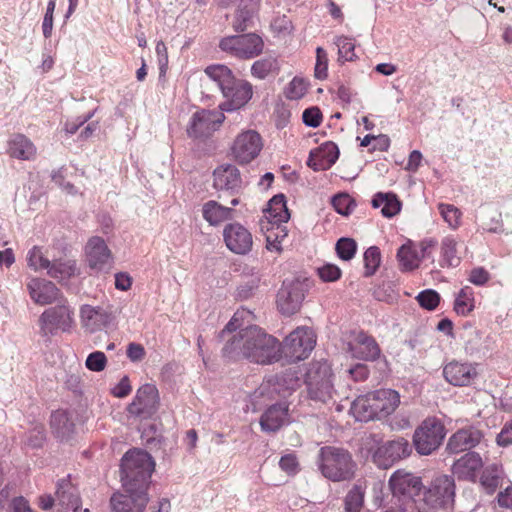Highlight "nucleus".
Masks as SVG:
<instances>
[{"label": "nucleus", "mask_w": 512, "mask_h": 512, "mask_svg": "<svg viewBox=\"0 0 512 512\" xmlns=\"http://www.w3.org/2000/svg\"><path fill=\"white\" fill-rule=\"evenodd\" d=\"M304 297V289L301 283L284 282L277 294V307L283 315H293L299 311Z\"/></svg>", "instance_id": "nucleus-16"}, {"label": "nucleus", "mask_w": 512, "mask_h": 512, "mask_svg": "<svg viewBox=\"0 0 512 512\" xmlns=\"http://www.w3.org/2000/svg\"><path fill=\"white\" fill-rule=\"evenodd\" d=\"M307 91L306 83L299 78H294L288 85L285 95L288 99L297 100L302 98Z\"/></svg>", "instance_id": "nucleus-52"}, {"label": "nucleus", "mask_w": 512, "mask_h": 512, "mask_svg": "<svg viewBox=\"0 0 512 512\" xmlns=\"http://www.w3.org/2000/svg\"><path fill=\"white\" fill-rule=\"evenodd\" d=\"M350 413L357 421L361 422L377 418L370 394L356 398L351 404Z\"/></svg>", "instance_id": "nucleus-32"}, {"label": "nucleus", "mask_w": 512, "mask_h": 512, "mask_svg": "<svg viewBox=\"0 0 512 512\" xmlns=\"http://www.w3.org/2000/svg\"><path fill=\"white\" fill-rule=\"evenodd\" d=\"M81 322L86 331H101L111 322V315L101 308L85 305L81 308Z\"/></svg>", "instance_id": "nucleus-28"}, {"label": "nucleus", "mask_w": 512, "mask_h": 512, "mask_svg": "<svg viewBox=\"0 0 512 512\" xmlns=\"http://www.w3.org/2000/svg\"><path fill=\"white\" fill-rule=\"evenodd\" d=\"M483 432L475 426H467L457 430L449 438L447 449L451 453H460L470 450L481 443Z\"/></svg>", "instance_id": "nucleus-20"}, {"label": "nucleus", "mask_w": 512, "mask_h": 512, "mask_svg": "<svg viewBox=\"0 0 512 512\" xmlns=\"http://www.w3.org/2000/svg\"><path fill=\"white\" fill-rule=\"evenodd\" d=\"M479 478L481 486L488 492L493 493L500 484L502 469L497 464L483 467Z\"/></svg>", "instance_id": "nucleus-37"}, {"label": "nucleus", "mask_w": 512, "mask_h": 512, "mask_svg": "<svg viewBox=\"0 0 512 512\" xmlns=\"http://www.w3.org/2000/svg\"><path fill=\"white\" fill-rule=\"evenodd\" d=\"M372 205L374 208H381L382 215L387 218L397 215L401 210V203L393 193H377Z\"/></svg>", "instance_id": "nucleus-34"}, {"label": "nucleus", "mask_w": 512, "mask_h": 512, "mask_svg": "<svg viewBox=\"0 0 512 512\" xmlns=\"http://www.w3.org/2000/svg\"><path fill=\"white\" fill-rule=\"evenodd\" d=\"M369 394L377 418L392 414L400 404V395L393 389H379Z\"/></svg>", "instance_id": "nucleus-25"}, {"label": "nucleus", "mask_w": 512, "mask_h": 512, "mask_svg": "<svg viewBox=\"0 0 512 512\" xmlns=\"http://www.w3.org/2000/svg\"><path fill=\"white\" fill-rule=\"evenodd\" d=\"M412 452L409 442L404 438H397L379 446L373 453V462L380 468L387 469L396 461L408 457Z\"/></svg>", "instance_id": "nucleus-11"}, {"label": "nucleus", "mask_w": 512, "mask_h": 512, "mask_svg": "<svg viewBox=\"0 0 512 512\" xmlns=\"http://www.w3.org/2000/svg\"><path fill=\"white\" fill-rule=\"evenodd\" d=\"M457 240L453 236H446L441 241V260L440 265L457 266L460 263V257L457 255Z\"/></svg>", "instance_id": "nucleus-36"}, {"label": "nucleus", "mask_w": 512, "mask_h": 512, "mask_svg": "<svg viewBox=\"0 0 512 512\" xmlns=\"http://www.w3.org/2000/svg\"><path fill=\"white\" fill-rule=\"evenodd\" d=\"M445 427L435 417L425 419L415 430L414 446L421 455H429L435 451L445 438Z\"/></svg>", "instance_id": "nucleus-6"}, {"label": "nucleus", "mask_w": 512, "mask_h": 512, "mask_svg": "<svg viewBox=\"0 0 512 512\" xmlns=\"http://www.w3.org/2000/svg\"><path fill=\"white\" fill-rule=\"evenodd\" d=\"M54 9L55 1L51 0L48 3L47 10L42 23L43 35L45 38L50 37L52 33Z\"/></svg>", "instance_id": "nucleus-59"}, {"label": "nucleus", "mask_w": 512, "mask_h": 512, "mask_svg": "<svg viewBox=\"0 0 512 512\" xmlns=\"http://www.w3.org/2000/svg\"><path fill=\"white\" fill-rule=\"evenodd\" d=\"M205 74L214 82L217 83L221 91L233 83L235 78L231 70L225 65H211L205 69Z\"/></svg>", "instance_id": "nucleus-39"}, {"label": "nucleus", "mask_w": 512, "mask_h": 512, "mask_svg": "<svg viewBox=\"0 0 512 512\" xmlns=\"http://www.w3.org/2000/svg\"><path fill=\"white\" fill-rule=\"evenodd\" d=\"M224 118V114L219 111H198L193 114L187 127V133L193 138L208 136L221 125Z\"/></svg>", "instance_id": "nucleus-12"}, {"label": "nucleus", "mask_w": 512, "mask_h": 512, "mask_svg": "<svg viewBox=\"0 0 512 512\" xmlns=\"http://www.w3.org/2000/svg\"><path fill=\"white\" fill-rule=\"evenodd\" d=\"M264 47L263 40L254 33L227 36L220 40L219 48L239 59H251L258 56Z\"/></svg>", "instance_id": "nucleus-5"}, {"label": "nucleus", "mask_w": 512, "mask_h": 512, "mask_svg": "<svg viewBox=\"0 0 512 512\" xmlns=\"http://www.w3.org/2000/svg\"><path fill=\"white\" fill-rule=\"evenodd\" d=\"M155 470L153 457L142 449H131L121 459V482L124 491L146 492Z\"/></svg>", "instance_id": "nucleus-2"}, {"label": "nucleus", "mask_w": 512, "mask_h": 512, "mask_svg": "<svg viewBox=\"0 0 512 512\" xmlns=\"http://www.w3.org/2000/svg\"><path fill=\"white\" fill-rule=\"evenodd\" d=\"M416 299L419 305L426 310H434L440 302L439 294L432 289L420 292Z\"/></svg>", "instance_id": "nucleus-50"}, {"label": "nucleus", "mask_w": 512, "mask_h": 512, "mask_svg": "<svg viewBox=\"0 0 512 512\" xmlns=\"http://www.w3.org/2000/svg\"><path fill=\"white\" fill-rule=\"evenodd\" d=\"M400 267L403 271H412L420 264V254L411 245H402L397 253Z\"/></svg>", "instance_id": "nucleus-38"}, {"label": "nucleus", "mask_w": 512, "mask_h": 512, "mask_svg": "<svg viewBox=\"0 0 512 512\" xmlns=\"http://www.w3.org/2000/svg\"><path fill=\"white\" fill-rule=\"evenodd\" d=\"M336 45L338 47L339 59L343 61H353L356 58L355 44L352 39L340 36L336 39Z\"/></svg>", "instance_id": "nucleus-47"}, {"label": "nucleus", "mask_w": 512, "mask_h": 512, "mask_svg": "<svg viewBox=\"0 0 512 512\" xmlns=\"http://www.w3.org/2000/svg\"><path fill=\"white\" fill-rule=\"evenodd\" d=\"M284 223L270 224L267 220H260V228L265 236L270 237L273 241L278 240L282 242L288 235V230Z\"/></svg>", "instance_id": "nucleus-42"}, {"label": "nucleus", "mask_w": 512, "mask_h": 512, "mask_svg": "<svg viewBox=\"0 0 512 512\" xmlns=\"http://www.w3.org/2000/svg\"><path fill=\"white\" fill-rule=\"evenodd\" d=\"M250 312L237 310L219 334L223 343V352L244 350L245 352H268L280 348L292 352H311L316 345V335L308 327H298L292 331L281 344L274 336L267 334L257 326L241 329Z\"/></svg>", "instance_id": "nucleus-1"}, {"label": "nucleus", "mask_w": 512, "mask_h": 512, "mask_svg": "<svg viewBox=\"0 0 512 512\" xmlns=\"http://www.w3.org/2000/svg\"><path fill=\"white\" fill-rule=\"evenodd\" d=\"M222 94L226 99L220 105L222 111H234L244 107L252 98V85L245 81L234 78L233 83L222 90Z\"/></svg>", "instance_id": "nucleus-14"}, {"label": "nucleus", "mask_w": 512, "mask_h": 512, "mask_svg": "<svg viewBox=\"0 0 512 512\" xmlns=\"http://www.w3.org/2000/svg\"><path fill=\"white\" fill-rule=\"evenodd\" d=\"M364 502V491L360 486L353 487L345 498L346 512H360Z\"/></svg>", "instance_id": "nucleus-44"}, {"label": "nucleus", "mask_w": 512, "mask_h": 512, "mask_svg": "<svg viewBox=\"0 0 512 512\" xmlns=\"http://www.w3.org/2000/svg\"><path fill=\"white\" fill-rule=\"evenodd\" d=\"M454 496V480L447 475H440L434 478L424 492L423 501L432 509L448 508L453 504Z\"/></svg>", "instance_id": "nucleus-8"}, {"label": "nucleus", "mask_w": 512, "mask_h": 512, "mask_svg": "<svg viewBox=\"0 0 512 512\" xmlns=\"http://www.w3.org/2000/svg\"><path fill=\"white\" fill-rule=\"evenodd\" d=\"M316 55L315 77L322 80L328 75V57L326 51L321 47L316 49Z\"/></svg>", "instance_id": "nucleus-51"}, {"label": "nucleus", "mask_w": 512, "mask_h": 512, "mask_svg": "<svg viewBox=\"0 0 512 512\" xmlns=\"http://www.w3.org/2000/svg\"><path fill=\"white\" fill-rule=\"evenodd\" d=\"M472 293L469 287H465L460 290L455 300V310L458 314H467L472 310L473 307Z\"/></svg>", "instance_id": "nucleus-48"}, {"label": "nucleus", "mask_w": 512, "mask_h": 512, "mask_svg": "<svg viewBox=\"0 0 512 512\" xmlns=\"http://www.w3.org/2000/svg\"><path fill=\"white\" fill-rule=\"evenodd\" d=\"M113 512H144L149 502L146 492L116 493L111 497Z\"/></svg>", "instance_id": "nucleus-21"}, {"label": "nucleus", "mask_w": 512, "mask_h": 512, "mask_svg": "<svg viewBox=\"0 0 512 512\" xmlns=\"http://www.w3.org/2000/svg\"><path fill=\"white\" fill-rule=\"evenodd\" d=\"M332 369L326 361L311 363L306 373V386L311 400L325 403L332 397Z\"/></svg>", "instance_id": "nucleus-4"}, {"label": "nucleus", "mask_w": 512, "mask_h": 512, "mask_svg": "<svg viewBox=\"0 0 512 512\" xmlns=\"http://www.w3.org/2000/svg\"><path fill=\"white\" fill-rule=\"evenodd\" d=\"M497 443L500 446L512 444V420L507 423L497 436Z\"/></svg>", "instance_id": "nucleus-64"}, {"label": "nucleus", "mask_w": 512, "mask_h": 512, "mask_svg": "<svg viewBox=\"0 0 512 512\" xmlns=\"http://www.w3.org/2000/svg\"><path fill=\"white\" fill-rule=\"evenodd\" d=\"M254 5H244L240 7L236 13L235 20L233 22V28L236 31H244L248 28L249 23L254 14Z\"/></svg>", "instance_id": "nucleus-45"}, {"label": "nucleus", "mask_w": 512, "mask_h": 512, "mask_svg": "<svg viewBox=\"0 0 512 512\" xmlns=\"http://www.w3.org/2000/svg\"><path fill=\"white\" fill-rule=\"evenodd\" d=\"M280 468L288 474H295L298 471V461L294 454H287L279 461Z\"/></svg>", "instance_id": "nucleus-60"}, {"label": "nucleus", "mask_w": 512, "mask_h": 512, "mask_svg": "<svg viewBox=\"0 0 512 512\" xmlns=\"http://www.w3.org/2000/svg\"><path fill=\"white\" fill-rule=\"evenodd\" d=\"M274 66V60L261 59L253 63L251 67V72L255 77L259 79H264L274 69Z\"/></svg>", "instance_id": "nucleus-53"}, {"label": "nucleus", "mask_w": 512, "mask_h": 512, "mask_svg": "<svg viewBox=\"0 0 512 512\" xmlns=\"http://www.w3.org/2000/svg\"><path fill=\"white\" fill-rule=\"evenodd\" d=\"M132 387L129 378L124 376L120 382L112 389V394L117 398H124L130 394Z\"/></svg>", "instance_id": "nucleus-63"}, {"label": "nucleus", "mask_w": 512, "mask_h": 512, "mask_svg": "<svg viewBox=\"0 0 512 512\" xmlns=\"http://www.w3.org/2000/svg\"><path fill=\"white\" fill-rule=\"evenodd\" d=\"M45 439L44 429L42 426H35L27 436V444L31 447H40Z\"/></svg>", "instance_id": "nucleus-62"}, {"label": "nucleus", "mask_w": 512, "mask_h": 512, "mask_svg": "<svg viewBox=\"0 0 512 512\" xmlns=\"http://www.w3.org/2000/svg\"><path fill=\"white\" fill-rule=\"evenodd\" d=\"M272 31L279 37H285L292 31V23L286 16H278L271 22Z\"/></svg>", "instance_id": "nucleus-54"}, {"label": "nucleus", "mask_w": 512, "mask_h": 512, "mask_svg": "<svg viewBox=\"0 0 512 512\" xmlns=\"http://www.w3.org/2000/svg\"><path fill=\"white\" fill-rule=\"evenodd\" d=\"M438 210L443 220L448 224L451 229H457L461 225V211L452 204L440 203Z\"/></svg>", "instance_id": "nucleus-41"}, {"label": "nucleus", "mask_w": 512, "mask_h": 512, "mask_svg": "<svg viewBox=\"0 0 512 512\" xmlns=\"http://www.w3.org/2000/svg\"><path fill=\"white\" fill-rule=\"evenodd\" d=\"M349 338L348 350L350 352H374L379 350L375 340L365 333L353 334Z\"/></svg>", "instance_id": "nucleus-40"}, {"label": "nucleus", "mask_w": 512, "mask_h": 512, "mask_svg": "<svg viewBox=\"0 0 512 512\" xmlns=\"http://www.w3.org/2000/svg\"><path fill=\"white\" fill-rule=\"evenodd\" d=\"M338 157L337 145L328 141L310 152L307 165L314 171L327 170L336 162Z\"/></svg>", "instance_id": "nucleus-22"}, {"label": "nucleus", "mask_w": 512, "mask_h": 512, "mask_svg": "<svg viewBox=\"0 0 512 512\" xmlns=\"http://www.w3.org/2000/svg\"><path fill=\"white\" fill-rule=\"evenodd\" d=\"M319 277L325 282H334L341 276V270L334 264H325L318 268Z\"/></svg>", "instance_id": "nucleus-55"}, {"label": "nucleus", "mask_w": 512, "mask_h": 512, "mask_svg": "<svg viewBox=\"0 0 512 512\" xmlns=\"http://www.w3.org/2000/svg\"><path fill=\"white\" fill-rule=\"evenodd\" d=\"M332 204L338 213L348 215L351 211L353 201L349 195L339 194L332 199Z\"/></svg>", "instance_id": "nucleus-56"}, {"label": "nucleus", "mask_w": 512, "mask_h": 512, "mask_svg": "<svg viewBox=\"0 0 512 512\" xmlns=\"http://www.w3.org/2000/svg\"><path fill=\"white\" fill-rule=\"evenodd\" d=\"M105 354H89L86 359V367L91 371H102L106 366Z\"/></svg>", "instance_id": "nucleus-58"}, {"label": "nucleus", "mask_w": 512, "mask_h": 512, "mask_svg": "<svg viewBox=\"0 0 512 512\" xmlns=\"http://www.w3.org/2000/svg\"><path fill=\"white\" fill-rule=\"evenodd\" d=\"M381 262L380 250L376 246L369 247L364 253L365 275H373Z\"/></svg>", "instance_id": "nucleus-46"}, {"label": "nucleus", "mask_w": 512, "mask_h": 512, "mask_svg": "<svg viewBox=\"0 0 512 512\" xmlns=\"http://www.w3.org/2000/svg\"><path fill=\"white\" fill-rule=\"evenodd\" d=\"M50 425L56 436L61 439L68 438L74 431V422L65 410L53 412Z\"/></svg>", "instance_id": "nucleus-33"}, {"label": "nucleus", "mask_w": 512, "mask_h": 512, "mask_svg": "<svg viewBox=\"0 0 512 512\" xmlns=\"http://www.w3.org/2000/svg\"><path fill=\"white\" fill-rule=\"evenodd\" d=\"M39 323L45 334L54 333L58 330L66 332L73 325L72 312L66 305L52 307L42 313Z\"/></svg>", "instance_id": "nucleus-13"}, {"label": "nucleus", "mask_w": 512, "mask_h": 512, "mask_svg": "<svg viewBox=\"0 0 512 512\" xmlns=\"http://www.w3.org/2000/svg\"><path fill=\"white\" fill-rule=\"evenodd\" d=\"M159 408V393L152 384L142 385L136 392L127 412L140 419L151 418Z\"/></svg>", "instance_id": "nucleus-9"}, {"label": "nucleus", "mask_w": 512, "mask_h": 512, "mask_svg": "<svg viewBox=\"0 0 512 512\" xmlns=\"http://www.w3.org/2000/svg\"><path fill=\"white\" fill-rule=\"evenodd\" d=\"M249 362L266 365L279 361L280 354H244Z\"/></svg>", "instance_id": "nucleus-61"}, {"label": "nucleus", "mask_w": 512, "mask_h": 512, "mask_svg": "<svg viewBox=\"0 0 512 512\" xmlns=\"http://www.w3.org/2000/svg\"><path fill=\"white\" fill-rule=\"evenodd\" d=\"M483 466V460L478 453L468 452L454 462L452 472L458 480L476 482Z\"/></svg>", "instance_id": "nucleus-19"}, {"label": "nucleus", "mask_w": 512, "mask_h": 512, "mask_svg": "<svg viewBox=\"0 0 512 512\" xmlns=\"http://www.w3.org/2000/svg\"><path fill=\"white\" fill-rule=\"evenodd\" d=\"M263 148V140L255 130L239 133L230 148L232 158L239 164H248L258 157Z\"/></svg>", "instance_id": "nucleus-7"}, {"label": "nucleus", "mask_w": 512, "mask_h": 512, "mask_svg": "<svg viewBox=\"0 0 512 512\" xmlns=\"http://www.w3.org/2000/svg\"><path fill=\"white\" fill-rule=\"evenodd\" d=\"M78 273L76 261L68 258H60L51 261L48 275L58 280H66Z\"/></svg>", "instance_id": "nucleus-35"}, {"label": "nucleus", "mask_w": 512, "mask_h": 512, "mask_svg": "<svg viewBox=\"0 0 512 512\" xmlns=\"http://www.w3.org/2000/svg\"><path fill=\"white\" fill-rule=\"evenodd\" d=\"M223 239L227 248L239 255L249 253L253 246L252 234L239 223L227 224L223 230Z\"/></svg>", "instance_id": "nucleus-15"}, {"label": "nucleus", "mask_w": 512, "mask_h": 512, "mask_svg": "<svg viewBox=\"0 0 512 512\" xmlns=\"http://www.w3.org/2000/svg\"><path fill=\"white\" fill-rule=\"evenodd\" d=\"M27 262L28 266L35 271L45 269L48 272L51 264V261L43 255L41 249L37 246L29 250Z\"/></svg>", "instance_id": "nucleus-43"}, {"label": "nucleus", "mask_w": 512, "mask_h": 512, "mask_svg": "<svg viewBox=\"0 0 512 512\" xmlns=\"http://www.w3.org/2000/svg\"><path fill=\"white\" fill-rule=\"evenodd\" d=\"M443 375L450 384L465 386L477 376V370L471 363L451 361L445 365Z\"/></svg>", "instance_id": "nucleus-23"}, {"label": "nucleus", "mask_w": 512, "mask_h": 512, "mask_svg": "<svg viewBox=\"0 0 512 512\" xmlns=\"http://www.w3.org/2000/svg\"><path fill=\"white\" fill-rule=\"evenodd\" d=\"M357 249L356 242L351 238H341L336 244L338 256L345 261L351 260Z\"/></svg>", "instance_id": "nucleus-49"}, {"label": "nucleus", "mask_w": 512, "mask_h": 512, "mask_svg": "<svg viewBox=\"0 0 512 512\" xmlns=\"http://www.w3.org/2000/svg\"><path fill=\"white\" fill-rule=\"evenodd\" d=\"M318 465L322 475L333 482L350 480L356 469V464L347 450L332 446L320 449Z\"/></svg>", "instance_id": "nucleus-3"}, {"label": "nucleus", "mask_w": 512, "mask_h": 512, "mask_svg": "<svg viewBox=\"0 0 512 512\" xmlns=\"http://www.w3.org/2000/svg\"><path fill=\"white\" fill-rule=\"evenodd\" d=\"M31 299L39 305H47L58 300L60 292L54 283L45 279L32 278L27 283Z\"/></svg>", "instance_id": "nucleus-24"}, {"label": "nucleus", "mask_w": 512, "mask_h": 512, "mask_svg": "<svg viewBox=\"0 0 512 512\" xmlns=\"http://www.w3.org/2000/svg\"><path fill=\"white\" fill-rule=\"evenodd\" d=\"M290 218L284 195H275L267 204L260 220H267L270 224L287 222Z\"/></svg>", "instance_id": "nucleus-30"}, {"label": "nucleus", "mask_w": 512, "mask_h": 512, "mask_svg": "<svg viewBox=\"0 0 512 512\" xmlns=\"http://www.w3.org/2000/svg\"><path fill=\"white\" fill-rule=\"evenodd\" d=\"M214 187L218 190H236L241 187L239 170L231 165H222L214 171Z\"/></svg>", "instance_id": "nucleus-29"}, {"label": "nucleus", "mask_w": 512, "mask_h": 512, "mask_svg": "<svg viewBox=\"0 0 512 512\" xmlns=\"http://www.w3.org/2000/svg\"><path fill=\"white\" fill-rule=\"evenodd\" d=\"M303 122L310 127H318L322 120V114L319 108L311 107L304 110L302 114Z\"/></svg>", "instance_id": "nucleus-57"}, {"label": "nucleus", "mask_w": 512, "mask_h": 512, "mask_svg": "<svg viewBox=\"0 0 512 512\" xmlns=\"http://www.w3.org/2000/svg\"><path fill=\"white\" fill-rule=\"evenodd\" d=\"M203 218L213 226L229 220L233 217V209L220 205L214 200H210L203 205Z\"/></svg>", "instance_id": "nucleus-31"}, {"label": "nucleus", "mask_w": 512, "mask_h": 512, "mask_svg": "<svg viewBox=\"0 0 512 512\" xmlns=\"http://www.w3.org/2000/svg\"><path fill=\"white\" fill-rule=\"evenodd\" d=\"M56 505L61 512H82L81 498L70 477L61 479L56 485Z\"/></svg>", "instance_id": "nucleus-18"}, {"label": "nucleus", "mask_w": 512, "mask_h": 512, "mask_svg": "<svg viewBox=\"0 0 512 512\" xmlns=\"http://www.w3.org/2000/svg\"><path fill=\"white\" fill-rule=\"evenodd\" d=\"M7 153L11 158L32 161L36 158L35 144L24 134H14L7 142Z\"/></svg>", "instance_id": "nucleus-26"}, {"label": "nucleus", "mask_w": 512, "mask_h": 512, "mask_svg": "<svg viewBox=\"0 0 512 512\" xmlns=\"http://www.w3.org/2000/svg\"><path fill=\"white\" fill-rule=\"evenodd\" d=\"M389 487L399 501L413 500L420 495L423 484L421 478L404 469L395 471L389 479Z\"/></svg>", "instance_id": "nucleus-10"}, {"label": "nucleus", "mask_w": 512, "mask_h": 512, "mask_svg": "<svg viewBox=\"0 0 512 512\" xmlns=\"http://www.w3.org/2000/svg\"><path fill=\"white\" fill-rule=\"evenodd\" d=\"M288 422V406L286 404L270 406L260 418L261 429L265 432H275Z\"/></svg>", "instance_id": "nucleus-27"}, {"label": "nucleus", "mask_w": 512, "mask_h": 512, "mask_svg": "<svg viewBox=\"0 0 512 512\" xmlns=\"http://www.w3.org/2000/svg\"><path fill=\"white\" fill-rule=\"evenodd\" d=\"M86 260L91 269L103 271L109 269L113 262L112 252L103 238L91 237L85 246Z\"/></svg>", "instance_id": "nucleus-17"}]
</instances>
